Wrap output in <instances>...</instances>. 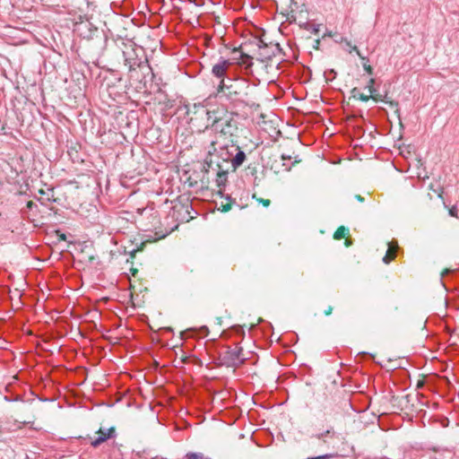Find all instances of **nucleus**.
<instances>
[{
	"label": "nucleus",
	"mask_w": 459,
	"mask_h": 459,
	"mask_svg": "<svg viewBox=\"0 0 459 459\" xmlns=\"http://www.w3.org/2000/svg\"><path fill=\"white\" fill-rule=\"evenodd\" d=\"M250 85L243 78L222 79L217 88L216 96L229 102L234 108L250 106L248 91Z\"/></svg>",
	"instance_id": "obj_1"
},
{
	"label": "nucleus",
	"mask_w": 459,
	"mask_h": 459,
	"mask_svg": "<svg viewBox=\"0 0 459 459\" xmlns=\"http://www.w3.org/2000/svg\"><path fill=\"white\" fill-rule=\"evenodd\" d=\"M195 108L202 109L207 116V128L210 127L215 133L222 135H228L231 139L236 135L238 129V121L234 118L233 113L222 112L223 116H219V110L205 109L201 104H195Z\"/></svg>",
	"instance_id": "obj_2"
},
{
	"label": "nucleus",
	"mask_w": 459,
	"mask_h": 459,
	"mask_svg": "<svg viewBox=\"0 0 459 459\" xmlns=\"http://www.w3.org/2000/svg\"><path fill=\"white\" fill-rule=\"evenodd\" d=\"M125 65L127 66L131 77H134L137 74V69L144 73L145 70H150L147 57L144 49L142 48H134L129 46L123 51ZM138 78V75L136 74Z\"/></svg>",
	"instance_id": "obj_3"
},
{
	"label": "nucleus",
	"mask_w": 459,
	"mask_h": 459,
	"mask_svg": "<svg viewBox=\"0 0 459 459\" xmlns=\"http://www.w3.org/2000/svg\"><path fill=\"white\" fill-rule=\"evenodd\" d=\"M204 168L206 173L212 172L216 175L215 181L219 187L225 186L228 181V174L230 171L229 162L221 160L215 152H210L205 158Z\"/></svg>",
	"instance_id": "obj_4"
},
{
	"label": "nucleus",
	"mask_w": 459,
	"mask_h": 459,
	"mask_svg": "<svg viewBox=\"0 0 459 459\" xmlns=\"http://www.w3.org/2000/svg\"><path fill=\"white\" fill-rule=\"evenodd\" d=\"M221 364L226 367L236 368L245 363L247 359L243 354V348L237 344L235 347L226 346L220 352Z\"/></svg>",
	"instance_id": "obj_5"
},
{
	"label": "nucleus",
	"mask_w": 459,
	"mask_h": 459,
	"mask_svg": "<svg viewBox=\"0 0 459 459\" xmlns=\"http://www.w3.org/2000/svg\"><path fill=\"white\" fill-rule=\"evenodd\" d=\"M230 144L225 143L220 146L219 149H214V152L218 153L219 157L223 160L225 162H231V159L233 158V154L236 150L238 149V145L234 142L233 139H230Z\"/></svg>",
	"instance_id": "obj_6"
},
{
	"label": "nucleus",
	"mask_w": 459,
	"mask_h": 459,
	"mask_svg": "<svg viewBox=\"0 0 459 459\" xmlns=\"http://www.w3.org/2000/svg\"><path fill=\"white\" fill-rule=\"evenodd\" d=\"M232 65V62H230V59H225L224 57L221 56L216 64H214L212 67V74L213 76L221 79H227L229 78L226 76V73L229 69V67Z\"/></svg>",
	"instance_id": "obj_7"
},
{
	"label": "nucleus",
	"mask_w": 459,
	"mask_h": 459,
	"mask_svg": "<svg viewBox=\"0 0 459 459\" xmlns=\"http://www.w3.org/2000/svg\"><path fill=\"white\" fill-rule=\"evenodd\" d=\"M96 433L99 436L91 443L93 447H98L100 445L106 442L107 440L110 438H115L117 437L115 427H110L108 429H100Z\"/></svg>",
	"instance_id": "obj_8"
},
{
	"label": "nucleus",
	"mask_w": 459,
	"mask_h": 459,
	"mask_svg": "<svg viewBox=\"0 0 459 459\" xmlns=\"http://www.w3.org/2000/svg\"><path fill=\"white\" fill-rule=\"evenodd\" d=\"M67 6H69L70 13H74V14L77 13H86L89 9L90 2L89 0H66Z\"/></svg>",
	"instance_id": "obj_9"
},
{
	"label": "nucleus",
	"mask_w": 459,
	"mask_h": 459,
	"mask_svg": "<svg viewBox=\"0 0 459 459\" xmlns=\"http://www.w3.org/2000/svg\"><path fill=\"white\" fill-rule=\"evenodd\" d=\"M247 160V155L244 151L240 149L238 146V149L236 150L235 153L233 154V158L231 159V162H229L230 165V171H236Z\"/></svg>",
	"instance_id": "obj_10"
},
{
	"label": "nucleus",
	"mask_w": 459,
	"mask_h": 459,
	"mask_svg": "<svg viewBox=\"0 0 459 459\" xmlns=\"http://www.w3.org/2000/svg\"><path fill=\"white\" fill-rule=\"evenodd\" d=\"M397 249L398 244L396 241L388 242V248L385 256L383 257V262L385 264H389L392 260H394L396 256Z\"/></svg>",
	"instance_id": "obj_11"
},
{
	"label": "nucleus",
	"mask_w": 459,
	"mask_h": 459,
	"mask_svg": "<svg viewBox=\"0 0 459 459\" xmlns=\"http://www.w3.org/2000/svg\"><path fill=\"white\" fill-rule=\"evenodd\" d=\"M253 44L255 45L259 48V51L262 49L268 48L267 43H265L262 39H255L253 41H246L243 45L239 46L238 48H234L232 49V53L233 54L238 53V52H239V49L242 47H247V46L253 45Z\"/></svg>",
	"instance_id": "obj_12"
},
{
	"label": "nucleus",
	"mask_w": 459,
	"mask_h": 459,
	"mask_svg": "<svg viewBox=\"0 0 459 459\" xmlns=\"http://www.w3.org/2000/svg\"><path fill=\"white\" fill-rule=\"evenodd\" d=\"M279 48V44L273 46H268V48L262 49L259 51V56L261 61L271 59L275 55V50Z\"/></svg>",
	"instance_id": "obj_13"
},
{
	"label": "nucleus",
	"mask_w": 459,
	"mask_h": 459,
	"mask_svg": "<svg viewBox=\"0 0 459 459\" xmlns=\"http://www.w3.org/2000/svg\"><path fill=\"white\" fill-rule=\"evenodd\" d=\"M191 208V206L189 205L188 204V200H186V204H176L173 206V210L174 212H180L181 210H184L185 212L187 214L186 216H183L182 217V220H186V221H188L189 219H192L193 217L190 215V212L188 210V208Z\"/></svg>",
	"instance_id": "obj_14"
},
{
	"label": "nucleus",
	"mask_w": 459,
	"mask_h": 459,
	"mask_svg": "<svg viewBox=\"0 0 459 459\" xmlns=\"http://www.w3.org/2000/svg\"><path fill=\"white\" fill-rule=\"evenodd\" d=\"M374 83L375 79L370 78L366 86V89H368L370 93L368 97H370V99L374 100L375 101H378V94L377 93V89L374 87Z\"/></svg>",
	"instance_id": "obj_15"
},
{
	"label": "nucleus",
	"mask_w": 459,
	"mask_h": 459,
	"mask_svg": "<svg viewBox=\"0 0 459 459\" xmlns=\"http://www.w3.org/2000/svg\"><path fill=\"white\" fill-rule=\"evenodd\" d=\"M341 41H344L345 45H346L347 47H349V48H350V49H349V52H350V53H351V52L355 51V52H356V54L359 56V57L361 60H365V59H366V56H364L360 53V51L358 49V48H357L356 46H352V45H351V42L349 39H347L346 38L341 37Z\"/></svg>",
	"instance_id": "obj_16"
},
{
	"label": "nucleus",
	"mask_w": 459,
	"mask_h": 459,
	"mask_svg": "<svg viewBox=\"0 0 459 459\" xmlns=\"http://www.w3.org/2000/svg\"><path fill=\"white\" fill-rule=\"evenodd\" d=\"M351 97L354 98V99H358L361 101H368L370 97H368V95H365L363 93H360L359 92V90L357 88V87H354L351 91Z\"/></svg>",
	"instance_id": "obj_17"
},
{
	"label": "nucleus",
	"mask_w": 459,
	"mask_h": 459,
	"mask_svg": "<svg viewBox=\"0 0 459 459\" xmlns=\"http://www.w3.org/2000/svg\"><path fill=\"white\" fill-rule=\"evenodd\" d=\"M233 60H241L242 64L250 66L253 65L252 63V56H250L248 54H246L244 52L239 53V57H233Z\"/></svg>",
	"instance_id": "obj_18"
},
{
	"label": "nucleus",
	"mask_w": 459,
	"mask_h": 459,
	"mask_svg": "<svg viewBox=\"0 0 459 459\" xmlns=\"http://www.w3.org/2000/svg\"><path fill=\"white\" fill-rule=\"evenodd\" d=\"M348 231H349V230L347 228H345L344 226H341L334 232L333 238L338 240L342 239L346 236Z\"/></svg>",
	"instance_id": "obj_19"
},
{
	"label": "nucleus",
	"mask_w": 459,
	"mask_h": 459,
	"mask_svg": "<svg viewBox=\"0 0 459 459\" xmlns=\"http://www.w3.org/2000/svg\"><path fill=\"white\" fill-rule=\"evenodd\" d=\"M302 27L313 34H317L319 31V24H310L306 22Z\"/></svg>",
	"instance_id": "obj_20"
},
{
	"label": "nucleus",
	"mask_w": 459,
	"mask_h": 459,
	"mask_svg": "<svg viewBox=\"0 0 459 459\" xmlns=\"http://www.w3.org/2000/svg\"><path fill=\"white\" fill-rule=\"evenodd\" d=\"M187 459H211L209 457H205L204 454L197 452H189L186 455Z\"/></svg>",
	"instance_id": "obj_21"
},
{
	"label": "nucleus",
	"mask_w": 459,
	"mask_h": 459,
	"mask_svg": "<svg viewBox=\"0 0 459 459\" xmlns=\"http://www.w3.org/2000/svg\"><path fill=\"white\" fill-rule=\"evenodd\" d=\"M93 39H94V41H98L99 43L101 44L100 49L103 50L104 46L107 42V38L105 37V35L102 33L97 34Z\"/></svg>",
	"instance_id": "obj_22"
},
{
	"label": "nucleus",
	"mask_w": 459,
	"mask_h": 459,
	"mask_svg": "<svg viewBox=\"0 0 459 459\" xmlns=\"http://www.w3.org/2000/svg\"><path fill=\"white\" fill-rule=\"evenodd\" d=\"M325 77L327 81H332L336 76V72L333 69H330L328 71H325L324 74Z\"/></svg>",
	"instance_id": "obj_23"
},
{
	"label": "nucleus",
	"mask_w": 459,
	"mask_h": 459,
	"mask_svg": "<svg viewBox=\"0 0 459 459\" xmlns=\"http://www.w3.org/2000/svg\"><path fill=\"white\" fill-rule=\"evenodd\" d=\"M378 100L383 101V102L387 103V104H390V106H392V107L393 106H395V107L398 106V102H393V101H389L387 100V94H385V96H381V95L378 94Z\"/></svg>",
	"instance_id": "obj_24"
},
{
	"label": "nucleus",
	"mask_w": 459,
	"mask_h": 459,
	"mask_svg": "<svg viewBox=\"0 0 459 459\" xmlns=\"http://www.w3.org/2000/svg\"><path fill=\"white\" fill-rule=\"evenodd\" d=\"M363 68L368 74H373V68L370 65L368 64V59L366 57L365 60H363Z\"/></svg>",
	"instance_id": "obj_25"
},
{
	"label": "nucleus",
	"mask_w": 459,
	"mask_h": 459,
	"mask_svg": "<svg viewBox=\"0 0 459 459\" xmlns=\"http://www.w3.org/2000/svg\"><path fill=\"white\" fill-rule=\"evenodd\" d=\"M284 15V13H282ZM286 16V20L290 22V23H292L296 21V15L294 14V12L291 11L290 13H287L285 14Z\"/></svg>",
	"instance_id": "obj_26"
},
{
	"label": "nucleus",
	"mask_w": 459,
	"mask_h": 459,
	"mask_svg": "<svg viewBox=\"0 0 459 459\" xmlns=\"http://www.w3.org/2000/svg\"><path fill=\"white\" fill-rule=\"evenodd\" d=\"M154 237L152 236V235H148L147 237L149 238H153L154 240H157V239H161V238H164L166 236H167V232L166 233H162V232H155L154 233Z\"/></svg>",
	"instance_id": "obj_27"
},
{
	"label": "nucleus",
	"mask_w": 459,
	"mask_h": 459,
	"mask_svg": "<svg viewBox=\"0 0 459 459\" xmlns=\"http://www.w3.org/2000/svg\"><path fill=\"white\" fill-rule=\"evenodd\" d=\"M34 208H37V204L33 201H28L26 204V210L23 211V212L26 211H32Z\"/></svg>",
	"instance_id": "obj_28"
},
{
	"label": "nucleus",
	"mask_w": 459,
	"mask_h": 459,
	"mask_svg": "<svg viewBox=\"0 0 459 459\" xmlns=\"http://www.w3.org/2000/svg\"><path fill=\"white\" fill-rule=\"evenodd\" d=\"M330 433H331V429H327V430H325V432H322V433L316 434V435L315 436V437H316L317 439H322V438H324L325 437L328 436Z\"/></svg>",
	"instance_id": "obj_29"
},
{
	"label": "nucleus",
	"mask_w": 459,
	"mask_h": 459,
	"mask_svg": "<svg viewBox=\"0 0 459 459\" xmlns=\"http://www.w3.org/2000/svg\"><path fill=\"white\" fill-rule=\"evenodd\" d=\"M458 209L455 205L449 209V215L452 217H457Z\"/></svg>",
	"instance_id": "obj_30"
},
{
	"label": "nucleus",
	"mask_w": 459,
	"mask_h": 459,
	"mask_svg": "<svg viewBox=\"0 0 459 459\" xmlns=\"http://www.w3.org/2000/svg\"><path fill=\"white\" fill-rule=\"evenodd\" d=\"M332 457V455L326 454L323 455L314 456V457H308L307 459H329Z\"/></svg>",
	"instance_id": "obj_31"
},
{
	"label": "nucleus",
	"mask_w": 459,
	"mask_h": 459,
	"mask_svg": "<svg viewBox=\"0 0 459 459\" xmlns=\"http://www.w3.org/2000/svg\"><path fill=\"white\" fill-rule=\"evenodd\" d=\"M257 201L260 204H262L264 207H268L271 204V201L269 199L259 198L257 199Z\"/></svg>",
	"instance_id": "obj_32"
},
{
	"label": "nucleus",
	"mask_w": 459,
	"mask_h": 459,
	"mask_svg": "<svg viewBox=\"0 0 459 459\" xmlns=\"http://www.w3.org/2000/svg\"><path fill=\"white\" fill-rule=\"evenodd\" d=\"M230 209H231L230 204H221V206L219 208V210H221L223 212H229Z\"/></svg>",
	"instance_id": "obj_33"
},
{
	"label": "nucleus",
	"mask_w": 459,
	"mask_h": 459,
	"mask_svg": "<svg viewBox=\"0 0 459 459\" xmlns=\"http://www.w3.org/2000/svg\"><path fill=\"white\" fill-rule=\"evenodd\" d=\"M4 400L5 402H16V401H21V400H22V398H21L20 396H16L15 398L12 399V398H10L9 396H4Z\"/></svg>",
	"instance_id": "obj_34"
},
{
	"label": "nucleus",
	"mask_w": 459,
	"mask_h": 459,
	"mask_svg": "<svg viewBox=\"0 0 459 459\" xmlns=\"http://www.w3.org/2000/svg\"><path fill=\"white\" fill-rule=\"evenodd\" d=\"M199 332L204 335H207L209 333V329L207 326L204 325L199 329Z\"/></svg>",
	"instance_id": "obj_35"
},
{
	"label": "nucleus",
	"mask_w": 459,
	"mask_h": 459,
	"mask_svg": "<svg viewBox=\"0 0 459 459\" xmlns=\"http://www.w3.org/2000/svg\"><path fill=\"white\" fill-rule=\"evenodd\" d=\"M429 459H444L443 453H438V455H431Z\"/></svg>",
	"instance_id": "obj_36"
},
{
	"label": "nucleus",
	"mask_w": 459,
	"mask_h": 459,
	"mask_svg": "<svg viewBox=\"0 0 459 459\" xmlns=\"http://www.w3.org/2000/svg\"><path fill=\"white\" fill-rule=\"evenodd\" d=\"M333 307L332 306H329L325 310V316H330L332 313H333Z\"/></svg>",
	"instance_id": "obj_37"
},
{
	"label": "nucleus",
	"mask_w": 459,
	"mask_h": 459,
	"mask_svg": "<svg viewBox=\"0 0 459 459\" xmlns=\"http://www.w3.org/2000/svg\"><path fill=\"white\" fill-rule=\"evenodd\" d=\"M291 159H292V157L290 155L281 154V160H291Z\"/></svg>",
	"instance_id": "obj_38"
},
{
	"label": "nucleus",
	"mask_w": 459,
	"mask_h": 459,
	"mask_svg": "<svg viewBox=\"0 0 459 459\" xmlns=\"http://www.w3.org/2000/svg\"><path fill=\"white\" fill-rule=\"evenodd\" d=\"M301 161V159L299 158L298 155H296L294 157V161L292 162V165L296 164V163H299Z\"/></svg>",
	"instance_id": "obj_39"
},
{
	"label": "nucleus",
	"mask_w": 459,
	"mask_h": 459,
	"mask_svg": "<svg viewBox=\"0 0 459 459\" xmlns=\"http://www.w3.org/2000/svg\"><path fill=\"white\" fill-rule=\"evenodd\" d=\"M356 199H357L359 202H363V201H364V198H363L361 195H356Z\"/></svg>",
	"instance_id": "obj_40"
},
{
	"label": "nucleus",
	"mask_w": 459,
	"mask_h": 459,
	"mask_svg": "<svg viewBox=\"0 0 459 459\" xmlns=\"http://www.w3.org/2000/svg\"><path fill=\"white\" fill-rule=\"evenodd\" d=\"M225 198H226V200H228L230 202L235 203V200H233L230 195H227Z\"/></svg>",
	"instance_id": "obj_41"
},
{
	"label": "nucleus",
	"mask_w": 459,
	"mask_h": 459,
	"mask_svg": "<svg viewBox=\"0 0 459 459\" xmlns=\"http://www.w3.org/2000/svg\"><path fill=\"white\" fill-rule=\"evenodd\" d=\"M137 252L136 249H134L133 251L130 252V255L132 257H134L135 255V253Z\"/></svg>",
	"instance_id": "obj_42"
},
{
	"label": "nucleus",
	"mask_w": 459,
	"mask_h": 459,
	"mask_svg": "<svg viewBox=\"0 0 459 459\" xmlns=\"http://www.w3.org/2000/svg\"><path fill=\"white\" fill-rule=\"evenodd\" d=\"M217 323H218L219 325H221V317H217Z\"/></svg>",
	"instance_id": "obj_43"
},
{
	"label": "nucleus",
	"mask_w": 459,
	"mask_h": 459,
	"mask_svg": "<svg viewBox=\"0 0 459 459\" xmlns=\"http://www.w3.org/2000/svg\"><path fill=\"white\" fill-rule=\"evenodd\" d=\"M361 354H363V355H369V356L373 357L372 354H369V353H367V352H362Z\"/></svg>",
	"instance_id": "obj_44"
},
{
	"label": "nucleus",
	"mask_w": 459,
	"mask_h": 459,
	"mask_svg": "<svg viewBox=\"0 0 459 459\" xmlns=\"http://www.w3.org/2000/svg\"><path fill=\"white\" fill-rule=\"evenodd\" d=\"M335 42H342V41H341V37H340V38H338V39H335Z\"/></svg>",
	"instance_id": "obj_45"
},
{
	"label": "nucleus",
	"mask_w": 459,
	"mask_h": 459,
	"mask_svg": "<svg viewBox=\"0 0 459 459\" xmlns=\"http://www.w3.org/2000/svg\"><path fill=\"white\" fill-rule=\"evenodd\" d=\"M290 169H291V167H286V168H285V170L290 171Z\"/></svg>",
	"instance_id": "obj_46"
},
{
	"label": "nucleus",
	"mask_w": 459,
	"mask_h": 459,
	"mask_svg": "<svg viewBox=\"0 0 459 459\" xmlns=\"http://www.w3.org/2000/svg\"><path fill=\"white\" fill-rule=\"evenodd\" d=\"M218 194H219L220 195L223 196V194H222V192H221V190L218 192Z\"/></svg>",
	"instance_id": "obj_47"
},
{
	"label": "nucleus",
	"mask_w": 459,
	"mask_h": 459,
	"mask_svg": "<svg viewBox=\"0 0 459 459\" xmlns=\"http://www.w3.org/2000/svg\"><path fill=\"white\" fill-rule=\"evenodd\" d=\"M438 197L442 198V193H438Z\"/></svg>",
	"instance_id": "obj_48"
},
{
	"label": "nucleus",
	"mask_w": 459,
	"mask_h": 459,
	"mask_svg": "<svg viewBox=\"0 0 459 459\" xmlns=\"http://www.w3.org/2000/svg\"><path fill=\"white\" fill-rule=\"evenodd\" d=\"M434 452H438L435 447L431 448Z\"/></svg>",
	"instance_id": "obj_49"
}]
</instances>
